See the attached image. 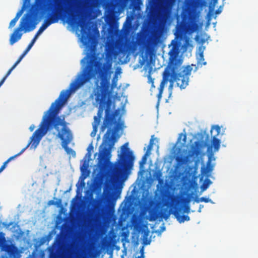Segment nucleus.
<instances>
[{"instance_id":"nucleus-25","label":"nucleus","mask_w":258,"mask_h":258,"mask_svg":"<svg viewBox=\"0 0 258 258\" xmlns=\"http://www.w3.org/2000/svg\"><path fill=\"white\" fill-rule=\"evenodd\" d=\"M210 201H211V200L209 198H206V197H201L200 199L196 200V201L197 203H199L200 202H205V203H208Z\"/></svg>"},{"instance_id":"nucleus-16","label":"nucleus","mask_w":258,"mask_h":258,"mask_svg":"<svg viewBox=\"0 0 258 258\" xmlns=\"http://www.w3.org/2000/svg\"><path fill=\"white\" fill-rule=\"evenodd\" d=\"M30 50L28 49L27 48H26L25 51L23 52V53L20 56L18 60L16 61V62L13 64V67L15 68L16 67V66L21 62L23 58L25 56V55L29 52Z\"/></svg>"},{"instance_id":"nucleus-21","label":"nucleus","mask_w":258,"mask_h":258,"mask_svg":"<svg viewBox=\"0 0 258 258\" xmlns=\"http://www.w3.org/2000/svg\"><path fill=\"white\" fill-rule=\"evenodd\" d=\"M100 117L98 116H94V124H93V130L94 131L96 132L97 130V126L98 125L99 122H100Z\"/></svg>"},{"instance_id":"nucleus-28","label":"nucleus","mask_w":258,"mask_h":258,"mask_svg":"<svg viewBox=\"0 0 258 258\" xmlns=\"http://www.w3.org/2000/svg\"><path fill=\"white\" fill-rule=\"evenodd\" d=\"M18 19H17L16 18H14L10 23V24H9V28H12L13 27H14L17 22L18 21Z\"/></svg>"},{"instance_id":"nucleus-20","label":"nucleus","mask_w":258,"mask_h":258,"mask_svg":"<svg viewBox=\"0 0 258 258\" xmlns=\"http://www.w3.org/2000/svg\"><path fill=\"white\" fill-rule=\"evenodd\" d=\"M170 211L168 210L167 208L164 210V211L162 213L161 216L165 220L168 219L170 215Z\"/></svg>"},{"instance_id":"nucleus-22","label":"nucleus","mask_w":258,"mask_h":258,"mask_svg":"<svg viewBox=\"0 0 258 258\" xmlns=\"http://www.w3.org/2000/svg\"><path fill=\"white\" fill-rule=\"evenodd\" d=\"M148 152H146L145 154L143 156L141 161L140 162V165L141 166H143L146 162L147 159V156H148Z\"/></svg>"},{"instance_id":"nucleus-35","label":"nucleus","mask_w":258,"mask_h":258,"mask_svg":"<svg viewBox=\"0 0 258 258\" xmlns=\"http://www.w3.org/2000/svg\"><path fill=\"white\" fill-rule=\"evenodd\" d=\"M221 12V10H220L219 9H218V10H217L216 11L215 13H216V14H220Z\"/></svg>"},{"instance_id":"nucleus-31","label":"nucleus","mask_w":258,"mask_h":258,"mask_svg":"<svg viewBox=\"0 0 258 258\" xmlns=\"http://www.w3.org/2000/svg\"><path fill=\"white\" fill-rule=\"evenodd\" d=\"M152 148H153V146H152L151 145H148V146L147 147V152H148V155H149L150 152L152 150Z\"/></svg>"},{"instance_id":"nucleus-13","label":"nucleus","mask_w":258,"mask_h":258,"mask_svg":"<svg viewBox=\"0 0 258 258\" xmlns=\"http://www.w3.org/2000/svg\"><path fill=\"white\" fill-rule=\"evenodd\" d=\"M11 245L6 243V240L4 236V234L2 232L0 233V247L2 249L9 252L11 249Z\"/></svg>"},{"instance_id":"nucleus-9","label":"nucleus","mask_w":258,"mask_h":258,"mask_svg":"<svg viewBox=\"0 0 258 258\" xmlns=\"http://www.w3.org/2000/svg\"><path fill=\"white\" fill-rule=\"evenodd\" d=\"M189 26V17L187 15H184L182 17L181 22L177 24L176 26V36L181 37L184 33L186 30Z\"/></svg>"},{"instance_id":"nucleus-7","label":"nucleus","mask_w":258,"mask_h":258,"mask_svg":"<svg viewBox=\"0 0 258 258\" xmlns=\"http://www.w3.org/2000/svg\"><path fill=\"white\" fill-rule=\"evenodd\" d=\"M192 68L191 66H186L182 68V70L178 73L179 70H176L175 68L171 69H165L164 72L166 71L170 73V76L168 78V81L170 82L169 86V97L171 95L173 84L176 82L177 87L180 89H185L188 84L189 76L191 74Z\"/></svg>"},{"instance_id":"nucleus-3","label":"nucleus","mask_w":258,"mask_h":258,"mask_svg":"<svg viewBox=\"0 0 258 258\" xmlns=\"http://www.w3.org/2000/svg\"><path fill=\"white\" fill-rule=\"evenodd\" d=\"M78 0H56L54 11L48 15L37 32L35 36L27 48L30 50L38 36L51 24L57 23L59 19H66L71 25L80 26L82 33V41L84 45L91 44L94 39V35L89 31V27L86 20L78 19L77 15V8Z\"/></svg>"},{"instance_id":"nucleus-37","label":"nucleus","mask_w":258,"mask_h":258,"mask_svg":"<svg viewBox=\"0 0 258 258\" xmlns=\"http://www.w3.org/2000/svg\"><path fill=\"white\" fill-rule=\"evenodd\" d=\"M161 175V173L160 172H159L158 173H157V177H160V176Z\"/></svg>"},{"instance_id":"nucleus-10","label":"nucleus","mask_w":258,"mask_h":258,"mask_svg":"<svg viewBox=\"0 0 258 258\" xmlns=\"http://www.w3.org/2000/svg\"><path fill=\"white\" fill-rule=\"evenodd\" d=\"M160 32L158 31H154L150 37L146 47V51L148 52H151L154 47L156 46L160 41Z\"/></svg>"},{"instance_id":"nucleus-45","label":"nucleus","mask_w":258,"mask_h":258,"mask_svg":"<svg viewBox=\"0 0 258 258\" xmlns=\"http://www.w3.org/2000/svg\"><path fill=\"white\" fill-rule=\"evenodd\" d=\"M137 258H140V256H138Z\"/></svg>"},{"instance_id":"nucleus-6","label":"nucleus","mask_w":258,"mask_h":258,"mask_svg":"<svg viewBox=\"0 0 258 258\" xmlns=\"http://www.w3.org/2000/svg\"><path fill=\"white\" fill-rule=\"evenodd\" d=\"M38 10V8L33 5L30 10V12L25 15V18H22V21L19 27L11 36L10 39L11 45H13L21 38L22 33H20V31L24 30L26 33L32 31L35 28L36 23L34 21V16Z\"/></svg>"},{"instance_id":"nucleus-1","label":"nucleus","mask_w":258,"mask_h":258,"mask_svg":"<svg viewBox=\"0 0 258 258\" xmlns=\"http://www.w3.org/2000/svg\"><path fill=\"white\" fill-rule=\"evenodd\" d=\"M69 96L70 93L61 92L58 98L52 103L49 109L45 112L39 128L32 135L29 144L19 153L10 157L3 163L0 168V173L5 169L9 162L22 154L30 144L31 147L35 148L42 138L49 130L53 128L57 132L56 137L61 140L62 147L67 153L72 155H76L75 151L68 147L69 144L73 140L72 133L68 126V123L66 121L64 117L61 118L58 116L61 106L65 103Z\"/></svg>"},{"instance_id":"nucleus-34","label":"nucleus","mask_w":258,"mask_h":258,"mask_svg":"<svg viewBox=\"0 0 258 258\" xmlns=\"http://www.w3.org/2000/svg\"><path fill=\"white\" fill-rule=\"evenodd\" d=\"M34 127H35L34 125H31V126H30L29 129H30V130L32 132V131H33V130H34Z\"/></svg>"},{"instance_id":"nucleus-42","label":"nucleus","mask_w":258,"mask_h":258,"mask_svg":"<svg viewBox=\"0 0 258 258\" xmlns=\"http://www.w3.org/2000/svg\"><path fill=\"white\" fill-rule=\"evenodd\" d=\"M82 184H83V186L85 185V182L84 181L82 182Z\"/></svg>"},{"instance_id":"nucleus-36","label":"nucleus","mask_w":258,"mask_h":258,"mask_svg":"<svg viewBox=\"0 0 258 258\" xmlns=\"http://www.w3.org/2000/svg\"><path fill=\"white\" fill-rule=\"evenodd\" d=\"M186 135L185 134L184 135V137H183V142L185 143L186 142Z\"/></svg>"},{"instance_id":"nucleus-26","label":"nucleus","mask_w":258,"mask_h":258,"mask_svg":"<svg viewBox=\"0 0 258 258\" xmlns=\"http://www.w3.org/2000/svg\"><path fill=\"white\" fill-rule=\"evenodd\" d=\"M24 10V6H23L21 10H20L17 14L16 16L15 17V18L19 20V18L21 17L22 14L23 13V11Z\"/></svg>"},{"instance_id":"nucleus-38","label":"nucleus","mask_w":258,"mask_h":258,"mask_svg":"<svg viewBox=\"0 0 258 258\" xmlns=\"http://www.w3.org/2000/svg\"><path fill=\"white\" fill-rule=\"evenodd\" d=\"M177 160L179 162L180 161H182L183 160L182 158H177Z\"/></svg>"},{"instance_id":"nucleus-12","label":"nucleus","mask_w":258,"mask_h":258,"mask_svg":"<svg viewBox=\"0 0 258 258\" xmlns=\"http://www.w3.org/2000/svg\"><path fill=\"white\" fill-rule=\"evenodd\" d=\"M183 207L178 206L175 208L173 214L175 216L177 220L180 223H183L184 221H188L190 220V218L188 215H181L180 214L182 213Z\"/></svg>"},{"instance_id":"nucleus-19","label":"nucleus","mask_w":258,"mask_h":258,"mask_svg":"<svg viewBox=\"0 0 258 258\" xmlns=\"http://www.w3.org/2000/svg\"><path fill=\"white\" fill-rule=\"evenodd\" d=\"M212 183V181L210 179L208 178L205 179L203 184L201 185V189L204 191L207 189V188L209 187L210 184Z\"/></svg>"},{"instance_id":"nucleus-39","label":"nucleus","mask_w":258,"mask_h":258,"mask_svg":"<svg viewBox=\"0 0 258 258\" xmlns=\"http://www.w3.org/2000/svg\"><path fill=\"white\" fill-rule=\"evenodd\" d=\"M200 56H201L202 58H203L204 56H203V53H201V54H200Z\"/></svg>"},{"instance_id":"nucleus-14","label":"nucleus","mask_w":258,"mask_h":258,"mask_svg":"<svg viewBox=\"0 0 258 258\" xmlns=\"http://www.w3.org/2000/svg\"><path fill=\"white\" fill-rule=\"evenodd\" d=\"M105 54L107 58H112L114 54V46L112 44H108L105 48Z\"/></svg>"},{"instance_id":"nucleus-18","label":"nucleus","mask_w":258,"mask_h":258,"mask_svg":"<svg viewBox=\"0 0 258 258\" xmlns=\"http://www.w3.org/2000/svg\"><path fill=\"white\" fill-rule=\"evenodd\" d=\"M196 146H192L191 148V155H198L199 153V150L198 149V147L200 145L199 142L197 141L195 142Z\"/></svg>"},{"instance_id":"nucleus-30","label":"nucleus","mask_w":258,"mask_h":258,"mask_svg":"<svg viewBox=\"0 0 258 258\" xmlns=\"http://www.w3.org/2000/svg\"><path fill=\"white\" fill-rule=\"evenodd\" d=\"M189 210H190V209H189V206H185L184 208L183 207L182 213H188L189 212Z\"/></svg>"},{"instance_id":"nucleus-8","label":"nucleus","mask_w":258,"mask_h":258,"mask_svg":"<svg viewBox=\"0 0 258 258\" xmlns=\"http://www.w3.org/2000/svg\"><path fill=\"white\" fill-rule=\"evenodd\" d=\"M179 53L178 46L176 44L173 45L168 53L169 63L166 69H171L175 68L176 70H180L182 61L177 58Z\"/></svg>"},{"instance_id":"nucleus-5","label":"nucleus","mask_w":258,"mask_h":258,"mask_svg":"<svg viewBox=\"0 0 258 258\" xmlns=\"http://www.w3.org/2000/svg\"><path fill=\"white\" fill-rule=\"evenodd\" d=\"M128 143H125L121 147V153L119 155L118 162L115 165L112 169V177L118 180L133 166L134 156L127 148Z\"/></svg>"},{"instance_id":"nucleus-27","label":"nucleus","mask_w":258,"mask_h":258,"mask_svg":"<svg viewBox=\"0 0 258 258\" xmlns=\"http://www.w3.org/2000/svg\"><path fill=\"white\" fill-rule=\"evenodd\" d=\"M212 130H215L217 134L216 135H215L216 136H218L220 133V132H221V128L218 125H215L213 127H212Z\"/></svg>"},{"instance_id":"nucleus-44","label":"nucleus","mask_w":258,"mask_h":258,"mask_svg":"<svg viewBox=\"0 0 258 258\" xmlns=\"http://www.w3.org/2000/svg\"><path fill=\"white\" fill-rule=\"evenodd\" d=\"M199 212H201V209L199 210Z\"/></svg>"},{"instance_id":"nucleus-17","label":"nucleus","mask_w":258,"mask_h":258,"mask_svg":"<svg viewBox=\"0 0 258 258\" xmlns=\"http://www.w3.org/2000/svg\"><path fill=\"white\" fill-rule=\"evenodd\" d=\"M30 50L28 49L27 48H26L25 51L23 52V53L20 56L18 60L16 61V62L13 64V67L15 68L16 67V66L21 62L23 58L25 56V55L29 52Z\"/></svg>"},{"instance_id":"nucleus-29","label":"nucleus","mask_w":258,"mask_h":258,"mask_svg":"<svg viewBox=\"0 0 258 258\" xmlns=\"http://www.w3.org/2000/svg\"><path fill=\"white\" fill-rule=\"evenodd\" d=\"M148 82L150 84H151L152 87L155 88V86L154 85V79L151 77L150 75L148 76Z\"/></svg>"},{"instance_id":"nucleus-40","label":"nucleus","mask_w":258,"mask_h":258,"mask_svg":"<svg viewBox=\"0 0 258 258\" xmlns=\"http://www.w3.org/2000/svg\"><path fill=\"white\" fill-rule=\"evenodd\" d=\"M141 252H142V254H141V255H142V256H143V249L141 250Z\"/></svg>"},{"instance_id":"nucleus-2","label":"nucleus","mask_w":258,"mask_h":258,"mask_svg":"<svg viewBox=\"0 0 258 258\" xmlns=\"http://www.w3.org/2000/svg\"><path fill=\"white\" fill-rule=\"evenodd\" d=\"M89 59L87 61V65L78 74L75 81L72 82L69 88L64 92L68 93L75 92L80 87L95 77L98 72L101 79L100 85H98V81H96V100L99 103V107L97 112L98 117L102 116L103 110L107 105V98L109 88V78L107 75L108 71L111 69L112 63L107 61L103 64L101 68L98 70V66L101 65L98 61H96L92 55H88ZM62 92H64L63 91Z\"/></svg>"},{"instance_id":"nucleus-15","label":"nucleus","mask_w":258,"mask_h":258,"mask_svg":"<svg viewBox=\"0 0 258 258\" xmlns=\"http://www.w3.org/2000/svg\"><path fill=\"white\" fill-rule=\"evenodd\" d=\"M220 140L216 138L214 136L212 139V145L214 147V151H217L219 150L220 146Z\"/></svg>"},{"instance_id":"nucleus-24","label":"nucleus","mask_w":258,"mask_h":258,"mask_svg":"<svg viewBox=\"0 0 258 258\" xmlns=\"http://www.w3.org/2000/svg\"><path fill=\"white\" fill-rule=\"evenodd\" d=\"M157 0H148V6L147 7V9L150 8V9L153 8L156 4Z\"/></svg>"},{"instance_id":"nucleus-41","label":"nucleus","mask_w":258,"mask_h":258,"mask_svg":"<svg viewBox=\"0 0 258 258\" xmlns=\"http://www.w3.org/2000/svg\"><path fill=\"white\" fill-rule=\"evenodd\" d=\"M211 15H210V12H209V13H208V16H209V17H210Z\"/></svg>"},{"instance_id":"nucleus-23","label":"nucleus","mask_w":258,"mask_h":258,"mask_svg":"<svg viewBox=\"0 0 258 258\" xmlns=\"http://www.w3.org/2000/svg\"><path fill=\"white\" fill-rule=\"evenodd\" d=\"M213 169V166L211 164V161L210 160H209L208 163H207V166L206 168L205 169L206 172L208 173L211 171H212Z\"/></svg>"},{"instance_id":"nucleus-11","label":"nucleus","mask_w":258,"mask_h":258,"mask_svg":"<svg viewBox=\"0 0 258 258\" xmlns=\"http://www.w3.org/2000/svg\"><path fill=\"white\" fill-rule=\"evenodd\" d=\"M170 76V73L169 71L163 72V78L162 81L160 83V87L159 88V92L157 94V98L158 101L157 103V106H158L159 105L160 100L162 98V93L164 90V88L166 84L167 83L168 81V78Z\"/></svg>"},{"instance_id":"nucleus-32","label":"nucleus","mask_w":258,"mask_h":258,"mask_svg":"<svg viewBox=\"0 0 258 258\" xmlns=\"http://www.w3.org/2000/svg\"><path fill=\"white\" fill-rule=\"evenodd\" d=\"M153 137L154 136H152V138L151 139H150V143H149V145H151L152 146H153V145H154V139H153Z\"/></svg>"},{"instance_id":"nucleus-4","label":"nucleus","mask_w":258,"mask_h":258,"mask_svg":"<svg viewBox=\"0 0 258 258\" xmlns=\"http://www.w3.org/2000/svg\"><path fill=\"white\" fill-rule=\"evenodd\" d=\"M115 115V113L111 111L109 105H107L105 109L104 120L101 127V130L102 132L106 128L108 127L104 136L103 143L100 147L98 166L101 169H103L106 167L107 161V157L110 155L111 149L116 141L115 134L118 128Z\"/></svg>"},{"instance_id":"nucleus-43","label":"nucleus","mask_w":258,"mask_h":258,"mask_svg":"<svg viewBox=\"0 0 258 258\" xmlns=\"http://www.w3.org/2000/svg\"><path fill=\"white\" fill-rule=\"evenodd\" d=\"M206 63H206V62H203V64L204 65H205V64H206Z\"/></svg>"},{"instance_id":"nucleus-33","label":"nucleus","mask_w":258,"mask_h":258,"mask_svg":"<svg viewBox=\"0 0 258 258\" xmlns=\"http://www.w3.org/2000/svg\"><path fill=\"white\" fill-rule=\"evenodd\" d=\"M93 149V147L92 144H90L89 147L87 148V150L88 152H90L91 150H92Z\"/></svg>"}]
</instances>
